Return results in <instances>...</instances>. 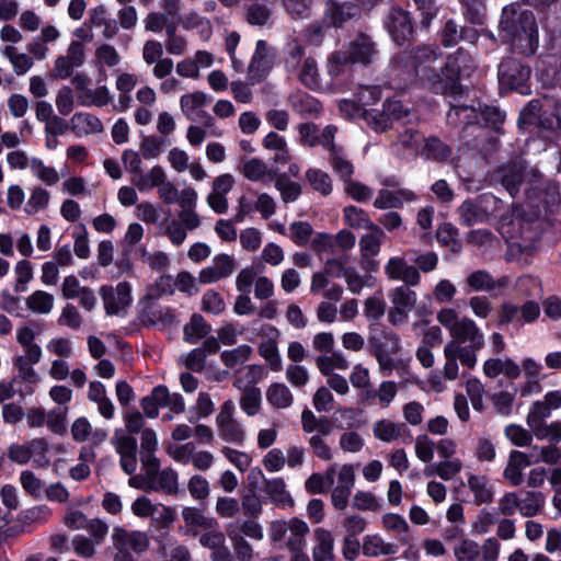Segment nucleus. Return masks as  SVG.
Returning a JSON list of instances; mask_svg holds the SVG:
<instances>
[{
	"label": "nucleus",
	"instance_id": "1",
	"mask_svg": "<svg viewBox=\"0 0 561 561\" xmlns=\"http://www.w3.org/2000/svg\"><path fill=\"white\" fill-rule=\"evenodd\" d=\"M501 28L522 54L531 55L538 46V28L534 13L518 3H511L502 11Z\"/></svg>",
	"mask_w": 561,
	"mask_h": 561
},
{
	"label": "nucleus",
	"instance_id": "2",
	"mask_svg": "<svg viewBox=\"0 0 561 561\" xmlns=\"http://www.w3.org/2000/svg\"><path fill=\"white\" fill-rule=\"evenodd\" d=\"M368 344L379 373L385 377L390 376L398 366L394 357L402 351L400 336L391 330H375L368 336Z\"/></svg>",
	"mask_w": 561,
	"mask_h": 561
},
{
	"label": "nucleus",
	"instance_id": "3",
	"mask_svg": "<svg viewBox=\"0 0 561 561\" xmlns=\"http://www.w3.org/2000/svg\"><path fill=\"white\" fill-rule=\"evenodd\" d=\"M309 533L308 524L298 517L272 520L267 528L271 542L285 547L288 551L306 549Z\"/></svg>",
	"mask_w": 561,
	"mask_h": 561
},
{
	"label": "nucleus",
	"instance_id": "4",
	"mask_svg": "<svg viewBox=\"0 0 561 561\" xmlns=\"http://www.w3.org/2000/svg\"><path fill=\"white\" fill-rule=\"evenodd\" d=\"M483 345V334L473 320L463 318L458 321V359L462 365L472 368L477 363L476 353Z\"/></svg>",
	"mask_w": 561,
	"mask_h": 561
},
{
	"label": "nucleus",
	"instance_id": "5",
	"mask_svg": "<svg viewBox=\"0 0 561 561\" xmlns=\"http://www.w3.org/2000/svg\"><path fill=\"white\" fill-rule=\"evenodd\" d=\"M234 402L225 401L216 415V427L218 436L224 442L241 446L245 440V431L242 423L234 417Z\"/></svg>",
	"mask_w": 561,
	"mask_h": 561
},
{
	"label": "nucleus",
	"instance_id": "6",
	"mask_svg": "<svg viewBox=\"0 0 561 561\" xmlns=\"http://www.w3.org/2000/svg\"><path fill=\"white\" fill-rule=\"evenodd\" d=\"M391 302V308L388 311V320L393 325L404 323L409 313L414 309L417 296L416 293L410 289V286H397L388 294Z\"/></svg>",
	"mask_w": 561,
	"mask_h": 561
},
{
	"label": "nucleus",
	"instance_id": "7",
	"mask_svg": "<svg viewBox=\"0 0 561 561\" xmlns=\"http://www.w3.org/2000/svg\"><path fill=\"white\" fill-rule=\"evenodd\" d=\"M497 76L503 88L527 93L526 83L530 78V69L520 61L513 58L504 59L499 66Z\"/></svg>",
	"mask_w": 561,
	"mask_h": 561
},
{
	"label": "nucleus",
	"instance_id": "8",
	"mask_svg": "<svg viewBox=\"0 0 561 561\" xmlns=\"http://www.w3.org/2000/svg\"><path fill=\"white\" fill-rule=\"evenodd\" d=\"M504 118L505 114L495 106H482L480 103H478V107L458 104V119L463 121L467 125L477 123L497 129Z\"/></svg>",
	"mask_w": 561,
	"mask_h": 561
},
{
	"label": "nucleus",
	"instance_id": "9",
	"mask_svg": "<svg viewBox=\"0 0 561 561\" xmlns=\"http://www.w3.org/2000/svg\"><path fill=\"white\" fill-rule=\"evenodd\" d=\"M548 417L549 412L540 408L535 413H527L526 424L537 439L557 445L561 442V421L548 423Z\"/></svg>",
	"mask_w": 561,
	"mask_h": 561
},
{
	"label": "nucleus",
	"instance_id": "10",
	"mask_svg": "<svg viewBox=\"0 0 561 561\" xmlns=\"http://www.w3.org/2000/svg\"><path fill=\"white\" fill-rule=\"evenodd\" d=\"M133 514L139 518H151L159 526H168L175 519L174 511L161 503H153L149 497L138 496L130 505Z\"/></svg>",
	"mask_w": 561,
	"mask_h": 561
},
{
	"label": "nucleus",
	"instance_id": "11",
	"mask_svg": "<svg viewBox=\"0 0 561 561\" xmlns=\"http://www.w3.org/2000/svg\"><path fill=\"white\" fill-rule=\"evenodd\" d=\"M199 226L201 217L196 211H179L178 218L168 221L162 232L173 245L179 247L186 240L187 231L195 230Z\"/></svg>",
	"mask_w": 561,
	"mask_h": 561
},
{
	"label": "nucleus",
	"instance_id": "12",
	"mask_svg": "<svg viewBox=\"0 0 561 561\" xmlns=\"http://www.w3.org/2000/svg\"><path fill=\"white\" fill-rule=\"evenodd\" d=\"M119 455V465L126 474L135 473L137 469V440L124 430H116L111 440Z\"/></svg>",
	"mask_w": 561,
	"mask_h": 561
},
{
	"label": "nucleus",
	"instance_id": "13",
	"mask_svg": "<svg viewBox=\"0 0 561 561\" xmlns=\"http://www.w3.org/2000/svg\"><path fill=\"white\" fill-rule=\"evenodd\" d=\"M100 295L107 314L118 313L133 300L131 288L127 282H122L116 287L104 285L100 288Z\"/></svg>",
	"mask_w": 561,
	"mask_h": 561
},
{
	"label": "nucleus",
	"instance_id": "14",
	"mask_svg": "<svg viewBox=\"0 0 561 561\" xmlns=\"http://www.w3.org/2000/svg\"><path fill=\"white\" fill-rule=\"evenodd\" d=\"M250 480H264V492L280 508H291L295 504L294 499L286 489V483L282 478L265 479L261 469H252L249 474Z\"/></svg>",
	"mask_w": 561,
	"mask_h": 561
},
{
	"label": "nucleus",
	"instance_id": "15",
	"mask_svg": "<svg viewBox=\"0 0 561 561\" xmlns=\"http://www.w3.org/2000/svg\"><path fill=\"white\" fill-rule=\"evenodd\" d=\"M236 268L237 262L232 255L217 254L213 257L211 263L199 272L198 279L202 284L216 283L231 276Z\"/></svg>",
	"mask_w": 561,
	"mask_h": 561
},
{
	"label": "nucleus",
	"instance_id": "16",
	"mask_svg": "<svg viewBox=\"0 0 561 561\" xmlns=\"http://www.w3.org/2000/svg\"><path fill=\"white\" fill-rule=\"evenodd\" d=\"M385 273L392 280L403 282L404 286H416L421 280L419 270L399 256L388 260L385 265Z\"/></svg>",
	"mask_w": 561,
	"mask_h": 561
},
{
	"label": "nucleus",
	"instance_id": "17",
	"mask_svg": "<svg viewBox=\"0 0 561 561\" xmlns=\"http://www.w3.org/2000/svg\"><path fill=\"white\" fill-rule=\"evenodd\" d=\"M386 27L390 36L399 45L408 41L413 32V26L408 12L398 8L390 11L386 20Z\"/></svg>",
	"mask_w": 561,
	"mask_h": 561
},
{
	"label": "nucleus",
	"instance_id": "18",
	"mask_svg": "<svg viewBox=\"0 0 561 561\" xmlns=\"http://www.w3.org/2000/svg\"><path fill=\"white\" fill-rule=\"evenodd\" d=\"M511 283L508 276H502L494 279L485 270H477L471 272L465 279V285L473 291H493L496 289H505Z\"/></svg>",
	"mask_w": 561,
	"mask_h": 561
},
{
	"label": "nucleus",
	"instance_id": "19",
	"mask_svg": "<svg viewBox=\"0 0 561 561\" xmlns=\"http://www.w3.org/2000/svg\"><path fill=\"white\" fill-rule=\"evenodd\" d=\"M113 545H119L122 548L133 550L136 553H142L149 548V537L140 530L128 531L122 527H115L112 534Z\"/></svg>",
	"mask_w": 561,
	"mask_h": 561
},
{
	"label": "nucleus",
	"instance_id": "20",
	"mask_svg": "<svg viewBox=\"0 0 561 561\" xmlns=\"http://www.w3.org/2000/svg\"><path fill=\"white\" fill-rule=\"evenodd\" d=\"M533 465L530 455L520 451L512 450L508 455L506 467L503 471V477L512 486H518L524 481V469Z\"/></svg>",
	"mask_w": 561,
	"mask_h": 561
},
{
	"label": "nucleus",
	"instance_id": "21",
	"mask_svg": "<svg viewBox=\"0 0 561 561\" xmlns=\"http://www.w3.org/2000/svg\"><path fill=\"white\" fill-rule=\"evenodd\" d=\"M399 391V385L393 380H382L376 389L363 392V401L376 404L381 409L389 408Z\"/></svg>",
	"mask_w": 561,
	"mask_h": 561
},
{
	"label": "nucleus",
	"instance_id": "22",
	"mask_svg": "<svg viewBox=\"0 0 561 561\" xmlns=\"http://www.w3.org/2000/svg\"><path fill=\"white\" fill-rule=\"evenodd\" d=\"M233 386L241 391V397L239 399L241 410L248 416L256 415L262 405L261 390L255 386H248L242 377L236 378Z\"/></svg>",
	"mask_w": 561,
	"mask_h": 561
},
{
	"label": "nucleus",
	"instance_id": "23",
	"mask_svg": "<svg viewBox=\"0 0 561 561\" xmlns=\"http://www.w3.org/2000/svg\"><path fill=\"white\" fill-rule=\"evenodd\" d=\"M103 129L101 119L91 113L78 112L70 118V130L78 138L101 134Z\"/></svg>",
	"mask_w": 561,
	"mask_h": 561
},
{
	"label": "nucleus",
	"instance_id": "24",
	"mask_svg": "<svg viewBox=\"0 0 561 561\" xmlns=\"http://www.w3.org/2000/svg\"><path fill=\"white\" fill-rule=\"evenodd\" d=\"M436 93L451 94L456 93V58L449 56L440 72L427 78Z\"/></svg>",
	"mask_w": 561,
	"mask_h": 561
},
{
	"label": "nucleus",
	"instance_id": "25",
	"mask_svg": "<svg viewBox=\"0 0 561 561\" xmlns=\"http://www.w3.org/2000/svg\"><path fill=\"white\" fill-rule=\"evenodd\" d=\"M314 543L311 549L312 561H336L334 554V538L325 528L313 530Z\"/></svg>",
	"mask_w": 561,
	"mask_h": 561
},
{
	"label": "nucleus",
	"instance_id": "26",
	"mask_svg": "<svg viewBox=\"0 0 561 561\" xmlns=\"http://www.w3.org/2000/svg\"><path fill=\"white\" fill-rule=\"evenodd\" d=\"M398 550L399 547L396 543L386 541L378 534L366 535L363 537L362 551L365 557H389L396 554Z\"/></svg>",
	"mask_w": 561,
	"mask_h": 561
},
{
	"label": "nucleus",
	"instance_id": "27",
	"mask_svg": "<svg viewBox=\"0 0 561 561\" xmlns=\"http://www.w3.org/2000/svg\"><path fill=\"white\" fill-rule=\"evenodd\" d=\"M209 99L206 93L195 91L183 94L180 99V107L183 115L192 121L197 122L204 113V106L208 103Z\"/></svg>",
	"mask_w": 561,
	"mask_h": 561
},
{
	"label": "nucleus",
	"instance_id": "28",
	"mask_svg": "<svg viewBox=\"0 0 561 561\" xmlns=\"http://www.w3.org/2000/svg\"><path fill=\"white\" fill-rule=\"evenodd\" d=\"M141 321L146 325H157L164 329L174 323L175 314L169 307L149 305L141 312Z\"/></svg>",
	"mask_w": 561,
	"mask_h": 561
},
{
	"label": "nucleus",
	"instance_id": "29",
	"mask_svg": "<svg viewBox=\"0 0 561 561\" xmlns=\"http://www.w3.org/2000/svg\"><path fill=\"white\" fill-rule=\"evenodd\" d=\"M368 232L363 234L359 239V251L363 260H368L378 255L381 244L386 239L385 231L377 225L369 228Z\"/></svg>",
	"mask_w": 561,
	"mask_h": 561
},
{
	"label": "nucleus",
	"instance_id": "30",
	"mask_svg": "<svg viewBox=\"0 0 561 561\" xmlns=\"http://www.w3.org/2000/svg\"><path fill=\"white\" fill-rule=\"evenodd\" d=\"M50 193L41 185H34L28 190L23 211L27 216H35L45 211L50 204Z\"/></svg>",
	"mask_w": 561,
	"mask_h": 561
},
{
	"label": "nucleus",
	"instance_id": "31",
	"mask_svg": "<svg viewBox=\"0 0 561 561\" xmlns=\"http://www.w3.org/2000/svg\"><path fill=\"white\" fill-rule=\"evenodd\" d=\"M239 171L245 179L252 182L267 183L274 179L273 171L264 161L257 158L243 161L242 165L239 168Z\"/></svg>",
	"mask_w": 561,
	"mask_h": 561
},
{
	"label": "nucleus",
	"instance_id": "32",
	"mask_svg": "<svg viewBox=\"0 0 561 561\" xmlns=\"http://www.w3.org/2000/svg\"><path fill=\"white\" fill-rule=\"evenodd\" d=\"M502 172V184L511 196H515L526 178L535 176V171L527 172L520 162L504 168Z\"/></svg>",
	"mask_w": 561,
	"mask_h": 561
},
{
	"label": "nucleus",
	"instance_id": "33",
	"mask_svg": "<svg viewBox=\"0 0 561 561\" xmlns=\"http://www.w3.org/2000/svg\"><path fill=\"white\" fill-rule=\"evenodd\" d=\"M347 54L354 64H368L373 61V58L376 55V49L371 39L368 36L360 34L351 42Z\"/></svg>",
	"mask_w": 561,
	"mask_h": 561
},
{
	"label": "nucleus",
	"instance_id": "34",
	"mask_svg": "<svg viewBox=\"0 0 561 561\" xmlns=\"http://www.w3.org/2000/svg\"><path fill=\"white\" fill-rule=\"evenodd\" d=\"M156 468L152 478V491H160L167 494H175L179 491V474L172 468H165L163 470Z\"/></svg>",
	"mask_w": 561,
	"mask_h": 561
},
{
	"label": "nucleus",
	"instance_id": "35",
	"mask_svg": "<svg viewBox=\"0 0 561 561\" xmlns=\"http://www.w3.org/2000/svg\"><path fill=\"white\" fill-rule=\"evenodd\" d=\"M270 69L268 46L265 41L256 42L255 51L249 65V75L253 80H260Z\"/></svg>",
	"mask_w": 561,
	"mask_h": 561
},
{
	"label": "nucleus",
	"instance_id": "36",
	"mask_svg": "<svg viewBox=\"0 0 561 561\" xmlns=\"http://www.w3.org/2000/svg\"><path fill=\"white\" fill-rule=\"evenodd\" d=\"M165 180V172L160 165L152 167L146 174L141 171L131 179V184L140 192L147 193L159 187Z\"/></svg>",
	"mask_w": 561,
	"mask_h": 561
},
{
	"label": "nucleus",
	"instance_id": "37",
	"mask_svg": "<svg viewBox=\"0 0 561 561\" xmlns=\"http://www.w3.org/2000/svg\"><path fill=\"white\" fill-rule=\"evenodd\" d=\"M316 366L322 376L335 374V370H346L350 363L342 352H331L316 358Z\"/></svg>",
	"mask_w": 561,
	"mask_h": 561
},
{
	"label": "nucleus",
	"instance_id": "38",
	"mask_svg": "<svg viewBox=\"0 0 561 561\" xmlns=\"http://www.w3.org/2000/svg\"><path fill=\"white\" fill-rule=\"evenodd\" d=\"M404 424L388 419L378 420L373 424L374 436L385 443H392L402 436Z\"/></svg>",
	"mask_w": 561,
	"mask_h": 561
},
{
	"label": "nucleus",
	"instance_id": "39",
	"mask_svg": "<svg viewBox=\"0 0 561 561\" xmlns=\"http://www.w3.org/2000/svg\"><path fill=\"white\" fill-rule=\"evenodd\" d=\"M182 517L185 523V525L192 530L194 534H196L201 529H213L215 526H217V522L215 518L206 517L201 510L196 507H184L182 510Z\"/></svg>",
	"mask_w": 561,
	"mask_h": 561
},
{
	"label": "nucleus",
	"instance_id": "40",
	"mask_svg": "<svg viewBox=\"0 0 561 561\" xmlns=\"http://www.w3.org/2000/svg\"><path fill=\"white\" fill-rule=\"evenodd\" d=\"M158 449V437L153 430L146 428L141 433L140 443V462L141 465L160 466L159 459L156 457Z\"/></svg>",
	"mask_w": 561,
	"mask_h": 561
},
{
	"label": "nucleus",
	"instance_id": "41",
	"mask_svg": "<svg viewBox=\"0 0 561 561\" xmlns=\"http://www.w3.org/2000/svg\"><path fill=\"white\" fill-rule=\"evenodd\" d=\"M226 534L230 539L237 559L239 561H251L254 556L253 548L245 538L239 534V528L234 525H227Z\"/></svg>",
	"mask_w": 561,
	"mask_h": 561
},
{
	"label": "nucleus",
	"instance_id": "42",
	"mask_svg": "<svg viewBox=\"0 0 561 561\" xmlns=\"http://www.w3.org/2000/svg\"><path fill=\"white\" fill-rule=\"evenodd\" d=\"M266 400L275 409H287L294 403V396L285 383L274 382L266 389Z\"/></svg>",
	"mask_w": 561,
	"mask_h": 561
},
{
	"label": "nucleus",
	"instance_id": "43",
	"mask_svg": "<svg viewBox=\"0 0 561 561\" xmlns=\"http://www.w3.org/2000/svg\"><path fill=\"white\" fill-rule=\"evenodd\" d=\"M31 173L35 179L47 186H54L60 180L56 168L46 165L44 161L37 157H31Z\"/></svg>",
	"mask_w": 561,
	"mask_h": 561
},
{
	"label": "nucleus",
	"instance_id": "44",
	"mask_svg": "<svg viewBox=\"0 0 561 561\" xmlns=\"http://www.w3.org/2000/svg\"><path fill=\"white\" fill-rule=\"evenodd\" d=\"M419 154L426 160L443 161L451 154V148L447 147L435 137L428 139L423 138Z\"/></svg>",
	"mask_w": 561,
	"mask_h": 561
},
{
	"label": "nucleus",
	"instance_id": "45",
	"mask_svg": "<svg viewBox=\"0 0 561 561\" xmlns=\"http://www.w3.org/2000/svg\"><path fill=\"white\" fill-rule=\"evenodd\" d=\"M343 221L352 229H365L374 228V224L368 214L356 206L350 205L343 208Z\"/></svg>",
	"mask_w": 561,
	"mask_h": 561
},
{
	"label": "nucleus",
	"instance_id": "46",
	"mask_svg": "<svg viewBox=\"0 0 561 561\" xmlns=\"http://www.w3.org/2000/svg\"><path fill=\"white\" fill-rule=\"evenodd\" d=\"M210 332V327L199 314H194L191 321L183 329L184 341L190 344H196L206 337Z\"/></svg>",
	"mask_w": 561,
	"mask_h": 561
},
{
	"label": "nucleus",
	"instance_id": "47",
	"mask_svg": "<svg viewBox=\"0 0 561 561\" xmlns=\"http://www.w3.org/2000/svg\"><path fill=\"white\" fill-rule=\"evenodd\" d=\"M410 58L413 73L421 78H427L424 65L435 59V50L431 46H417L411 50Z\"/></svg>",
	"mask_w": 561,
	"mask_h": 561
},
{
	"label": "nucleus",
	"instance_id": "48",
	"mask_svg": "<svg viewBox=\"0 0 561 561\" xmlns=\"http://www.w3.org/2000/svg\"><path fill=\"white\" fill-rule=\"evenodd\" d=\"M26 307L34 313L48 314L54 308L55 298L44 290H35L25 300Z\"/></svg>",
	"mask_w": 561,
	"mask_h": 561
},
{
	"label": "nucleus",
	"instance_id": "49",
	"mask_svg": "<svg viewBox=\"0 0 561 561\" xmlns=\"http://www.w3.org/2000/svg\"><path fill=\"white\" fill-rule=\"evenodd\" d=\"M519 497V514L525 517L536 516L543 507L545 497L540 492L525 491Z\"/></svg>",
	"mask_w": 561,
	"mask_h": 561
},
{
	"label": "nucleus",
	"instance_id": "50",
	"mask_svg": "<svg viewBox=\"0 0 561 561\" xmlns=\"http://www.w3.org/2000/svg\"><path fill=\"white\" fill-rule=\"evenodd\" d=\"M2 55L9 59L16 76L25 75L33 67V59L27 54L19 53L14 46H5Z\"/></svg>",
	"mask_w": 561,
	"mask_h": 561
},
{
	"label": "nucleus",
	"instance_id": "51",
	"mask_svg": "<svg viewBox=\"0 0 561 561\" xmlns=\"http://www.w3.org/2000/svg\"><path fill=\"white\" fill-rule=\"evenodd\" d=\"M358 12V8L352 3H343L342 5L332 3L328 7L327 19H330L332 25L341 26L345 21L355 18Z\"/></svg>",
	"mask_w": 561,
	"mask_h": 561
},
{
	"label": "nucleus",
	"instance_id": "52",
	"mask_svg": "<svg viewBox=\"0 0 561 561\" xmlns=\"http://www.w3.org/2000/svg\"><path fill=\"white\" fill-rule=\"evenodd\" d=\"M468 486L472 491L477 504H483L492 501L494 492L488 485L485 477L469 476Z\"/></svg>",
	"mask_w": 561,
	"mask_h": 561
},
{
	"label": "nucleus",
	"instance_id": "53",
	"mask_svg": "<svg viewBox=\"0 0 561 561\" xmlns=\"http://www.w3.org/2000/svg\"><path fill=\"white\" fill-rule=\"evenodd\" d=\"M30 446L31 460L34 467L45 468L49 465L47 454L49 451L48 442L43 437L27 440Z\"/></svg>",
	"mask_w": 561,
	"mask_h": 561
},
{
	"label": "nucleus",
	"instance_id": "54",
	"mask_svg": "<svg viewBox=\"0 0 561 561\" xmlns=\"http://www.w3.org/2000/svg\"><path fill=\"white\" fill-rule=\"evenodd\" d=\"M504 435L514 446L517 447L530 446L535 437L530 428L526 430L522 425L515 423L505 426Z\"/></svg>",
	"mask_w": 561,
	"mask_h": 561
},
{
	"label": "nucleus",
	"instance_id": "55",
	"mask_svg": "<svg viewBox=\"0 0 561 561\" xmlns=\"http://www.w3.org/2000/svg\"><path fill=\"white\" fill-rule=\"evenodd\" d=\"M162 385L154 387L150 394L144 397L140 407L145 415L149 419H156L159 415V408L163 404Z\"/></svg>",
	"mask_w": 561,
	"mask_h": 561
},
{
	"label": "nucleus",
	"instance_id": "56",
	"mask_svg": "<svg viewBox=\"0 0 561 561\" xmlns=\"http://www.w3.org/2000/svg\"><path fill=\"white\" fill-rule=\"evenodd\" d=\"M252 354V347L247 344L239 345L236 348L224 351L220 355L221 362L229 368L244 364Z\"/></svg>",
	"mask_w": 561,
	"mask_h": 561
},
{
	"label": "nucleus",
	"instance_id": "57",
	"mask_svg": "<svg viewBox=\"0 0 561 561\" xmlns=\"http://www.w3.org/2000/svg\"><path fill=\"white\" fill-rule=\"evenodd\" d=\"M299 80L302 84L313 90L320 87V75L314 59H304L299 71Z\"/></svg>",
	"mask_w": 561,
	"mask_h": 561
},
{
	"label": "nucleus",
	"instance_id": "58",
	"mask_svg": "<svg viewBox=\"0 0 561 561\" xmlns=\"http://www.w3.org/2000/svg\"><path fill=\"white\" fill-rule=\"evenodd\" d=\"M259 353L268 363L273 371H279L282 369V357L278 352L277 343L274 340L262 342L259 346Z\"/></svg>",
	"mask_w": 561,
	"mask_h": 561
},
{
	"label": "nucleus",
	"instance_id": "59",
	"mask_svg": "<svg viewBox=\"0 0 561 561\" xmlns=\"http://www.w3.org/2000/svg\"><path fill=\"white\" fill-rule=\"evenodd\" d=\"M353 64L347 51H334L328 58V73L331 78H337L343 75L348 66Z\"/></svg>",
	"mask_w": 561,
	"mask_h": 561
},
{
	"label": "nucleus",
	"instance_id": "60",
	"mask_svg": "<svg viewBox=\"0 0 561 561\" xmlns=\"http://www.w3.org/2000/svg\"><path fill=\"white\" fill-rule=\"evenodd\" d=\"M214 411L215 403L210 394L208 392L201 391L194 407L191 409V413H193L194 416L190 419V422L206 419L211 415Z\"/></svg>",
	"mask_w": 561,
	"mask_h": 561
},
{
	"label": "nucleus",
	"instance_id": "61",
	"mask_svg": "<svg viewBox=\"0 0 561 561\" xmlns=\"http://www.w3.org/2000/svg\"><path fill=\"white\" fill-rule=\"evenodd\" d=\"M307 181L313 190L322 195H329L332 192V181L328 173L319 169H310L306 174Z\"/></svg>",
	"mask_w": 561,
	"mask_h": 561
},
{
	"label": "nucleus",
	"instance_id": "62",
	"mask_svg": "<svg viewBox=\"0 0 561 561\" xmlns=\"http://www.w3.org/2000/svg\"><path fill=\"white\" fill-rule=\"evenodd\" d=\"M178 24L168 27L165 48L170 55L182 56L187 49V41L184 36L176 34Z\"/></svg>",
	"mask_w": 561,
	"mask_h": 561
},
{
	"label": "nucleus",
	"instance_id": "63",
	"mask_svg": "<svg viewBox=\"0 0 561 561\" xmlns=\"http://www.w3.org/2000/svg\"><path fill=\"white\" fill-rule=\"evenodd\" d=\"M275 186L279 191L284 203L295 202L301 193L300 185L290 181L286 175L278 176L275 180Z\"/></svg>",
	"mask_w": 561,
	"mask_h": 561
},
{
	"label": "nucleus",
	"instance_id": "64",
	"mask_svg": "<svg viewBox=\"0 0 561 561\" xmlns=\"http://www.w3.org/2000/svg\"><path fill=\"white\" fill-rule=\"evenodd\" d=\"M330 163L333 171L344 181V183L351 180L354 172L353 164L344 157L341 150L334 151L330 154Z\"/></svg>",
	"mask_w": 561,
	"mask_h": 561
}]
</instances>
